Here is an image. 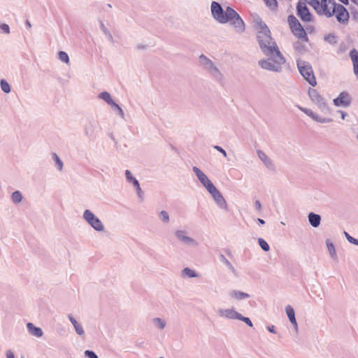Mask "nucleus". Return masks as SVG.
Here are the masks:
<instances>
[{
  "mask_svg": "<svg viewBox=\"0 0 358 358\" xmlns=\"http://www.w3.org/2000/svg\"><path fill=\"white\" fill-rule=\"evenodd\" d=\"M211 14L213 17L220 24L229 22L230 24L238 31H245V23L239 14L231 7L227 6L224 10L217 1H213L210 5Z\"/></svg>",
  "mask_w": 358,
  "mask_h": 358,
  "instance_id": "nucleus-1",
  "label": "nucleus"
},
{
  "mask_svg": "<svg viewBox=\"0 0 358 358\" xmlns=\"http://www.w3.org/2000/svg\"><path fill=\"white\" fill-rule=\"evenodd\" d=\"M254 27L257 31L258 44L264 55H269L271 51L278 48L275 41L271 36L269 28L261 17L257 16L254 19Z\"/></svg>",
  "mask_w": 358,
  "mask_h": 358,
  "instance_id": "nucleus-2",
  "label": "nucleus"
},
{
  "mask_svg": "<svg viewBox=\"0 0 358 358\" xmlns=\"http://www.w3.org/2000/svg\"><path fill=\"white\" fill-rule=\"evenodd\" d=\"M265 55L268 57L266 59H262L258 62L260 68L271 72L280 73L286 59L279 48H275V50L271 51V54Z\"/></svg>",
  "mask_w": 358,
  "mask_h": 358,
  "instance_id": "nucleus-3",
  "label": "nucleus"
},
{
  "mask_svg": "<svg viewBox=\"0 0 358 358\" xmlns=\"http://www.w3.org/2000/svg\"><path fill=\"white\" fill-rule=\"evenodd\" d=\"M199 60L202 68L206 71L213 79L218 82L223 81L224 75L210 59L204 55H200Z\"/></svg>",
  "mask_w": 358,
  "mask_h": 358,
  "instance_id": "nucleus-4",
  "label": "nucleus"
},
{
  "mask_svg": "<svg viewBox=\"0 0 358 358\" xmlns=\"http://www.w3.org/2000/svg\"><path fill=\"white\" fill-rule=\"evenodd\" d=\"M297 67L301 76L313 87L317 85V81L313 73L311 65L305 61L298 60Z\"/></svg>",
  "mask_w": 358,
  "mask_h": 358,
  "instance_id": "nucleus-5",
  "label": "nucleus"
},
{
  "mask_svg": "<svg viewBox=\"0 0 358 358\" xmlns=\"http://www.w3.org/2000/svg\"><path fill=\"white\" fill-rule=\"evenodd\" d=\"M308 94L312 103L316 105L320 111L323 113L329 112V108L326 100L317 90L309 88Z\"/></svg>",
  "mask_w": 358,
  "mask_h": 358,
  "instance_id": "nucleus-6",
  "label": "nucleus"
},
{
  "mask_svg": "<svg viewBox=\"0 0 358 358\" xmlns=\"http://www.w3.org/2000/svg\"><path fill=\"white\" fill-rule=\"evenodd\" d=\"M329 3L333 6L334 15L338 22L341 24H346L350 17L348 10L343 5L336 3L334 0H329Z\"/></svg>",
  "mask_w": 358,
  "mask_h": 358,
  "instance_id": "nucleus-7",
  "label": "nucleus"
},
{
  "mask_svg": "<svg viewBox=\"0 0 358 358\" xmlns=\"http://www.w3.org/2000/svg\"><path fill=\"white\" fill-rule=\"evenodd\" d=\"M83 217L88 224H90L95 231H103L104 230V226L101 220L90 210H85L83 213Z\"/></svg>",
  "mask_w": 358,
  "mask_h": 358,
  "instance_id": "nucleus-8",
  "label": "nucleus"
},
{
  "mask_svg": "<svg viewBox=\"0 0 358 358\" xmlns=\"http://www.w3.org/2000/svg\"><path fill=\"white\" fill-rule=\"evenodd\" d=\"M187 234L186 230L178 229L175 231V236L178 241L187 246H198L199 243L193 238L188 236Z\"/></svg>",
  "mask_w": 358,
  "mask_h": 358,
  "instance_id": "nucleus-9",
  "label": "nucleus"
},
{
  "mask_svg": "<svg viewBox=\"0 0 358 358\" xmlns=\"http://www.w3.org/2000/svg\"><path fill=\"white\" fill-rule=\"evenodd\" d=\"M208 192L220 208L228 210V205L225 199L215 186H213Z\"/></svg>",
  "mask_w": 358,
  "mask_h": 358,
  "instance_id": "nucleus-10",
  "label": "nucleus"
},
{
  "mask_svg": "<svg viewBox=\"0 0 358 358\" xmlns=\"http://www.w3.org/2000/svg\"><path fill=\"white\" fill-rule=\"evenodd\" d=\"M297 15L303 22L312 21V15L305 2L299 1L296 6Z\"/></svg>",
  "mask_w": 358,
  "mask_h": 358,
  "instance_id": "nucleus-11",
  "label": "nucleus"
},
{
  "mask_svg": "<svg viewBox=\"0 0 358 358\" xmlns=\"http://www.w3.org/2000/svg\"><path fill=\"white\" fill-rule=\"evenodd\" d=\"M192 171L202 185L207 189V191L215 186L210 180L208 178V176L197 166H193Z\"/></svg>",
  "mask_w": 358,
  "mask_h": 358,
  "instance_id": "nucleus-12",
  "label": "nucleus"
},
{
  "mask_svg": "<svg viewBox=\"0 0 358 358\" xmlns=\"http://www.w3.org/2000/svg\"><path fill=\"white\" fill-rule=\"evenodd\" d=\"M352 102V99L349 93L346 91L341 92L338 97L333 100L334 106L336 107H348Z\"/></svg>",
  "mask_w": 358,
  "mask_h": 358,
  "instance_id": "nucleus-13",
  "label": "nucleus"
},
{
  "mask_svg": "<svg viewBox=\"0 0 358 358\" xmlns=\"http://www.w3.org/2000/svg\"><path fill=\"white\" fill-rule=\"evenodd\" d=\"M297 108L302 112H303L306 115L311 117L313 120L320 122V123H329L333 121V120L330 117H321L317 113H314L311 109L304 108L300 106H297Z\"/></svg>",
  "mask_w": 358,
  "mask_h": 358,
  "instance_id": "nucleus-14",
  "label": "nucleus"
},
{
  "mask_svg": "<svg viewBox=\"0 0 358 358\" xmlns=\"http://www.w3.org/2000/svg\"><path fill=\"white\" fill-rule=\"evenodd\" d=\"M217 313L220 317L229 320H238L241 315L233 308L219 309Z\"/></svg>",
  "mask_w": 358,
  "mask_h": 358,
  "instance_id": "nucleus-15",
  "label": "nucleus"
},
{
  "mask_svg": "<svg viewBox=\"0 0 358 358\" xmlns=\"http://www.w3.org/2000/svg\"><path fill=\"white\" fill-rule=\"evenodd\" d=\"M125 177L127 182L132 183L133 185L136 187L139 198L143 199V191L140 187V184L138 180L132 176V173L129 170L125 171Z\"/></svg>",
  "mask_w": 358,
  "mask_h": 358,
  "instance_id": "nucleus-16",
  "label": "nucleus"
},
{
  "mask_svg": "<svg viewBox=\"0 0 358 358\" xmlns=\"http://www.w3.org/2000/svg\"><path fill=\"white\" fill-rule=\"evenodd\" d=\"M257 154L260 160L264 163L266 168L271 171H274L275 167L273 161L262 150H257Z\"/></svg>",
  "mask_w": 358,
  "mask_h": 358,
  "instance_id": "nucleus-17",
  "label": "nucleus"
},
{
  "mask_svg": "<svg viewBox=\"0 0 358 358\" xmlns=\"http://www.w3.org/2000/svg\"><path fill=\"white\" fill-rule=\"evenodd\" d=\"M329 0H321L320 2V8L317 10L320 15H324L327 17H330L334 15L333 10H330L328 8Z\"/></svg>",
  "mask_w": 358,
  "mask_h": 358,
  "instance_id": "nucleus-18",
  "label": "nucleus"
},
{
  "mask_svg": "<svg viewBox=\"0 0 358 358\" xmlns=\"http://www.w3.org/2000/svg\"><path fill=\"white\" fill-rule=\"evenodd\" d=\"M349 55L353 64L354 73L358 77V51L353 48L350 51Z\"/></svg>",
  "mask_w": 358,
  "mask_h": 358,
  "instance_id": "nucleus-19",
  "label": "nucleus"
},
{
  "mask_svg": "<svg viewBox=\"0 0 358 358\" xmlns=\"http://www.w3.org/2000/svg\"><path fill=\"white\" fill-rule=\"evenodd\" d=\"M285 310H286L287 315L290 322L294 325L296 331H298V324H297L296 320L295 317V313H294V308L291 306L288 305L286 306Z\"/></svg>",
  "mask_w": 358,
  "mask_h": 358,
  "instance_id": "nucleus-20",
  "label": "nucleus"
},
{
  "mask_svg": "<svg viewBox=\"0 0 358 358\" xmlns=\"http://www.w3.org/2000/svg\"><path fill=\"white\" fill-rule=\"evenodd\" d=\"M310 224L316 228L320 226L321 222V216L314 213H310L308 215Z\"/></svg>",
  "mask_w": 358,
  "mask_h": 358,
  "instance_id": "nucleus-21",
  "label": "nucleus"
},
{
  "mask_svg": "<svg viewBox=\"0 0 358 358\" xmlns=\"http://www.w3.org/2000/svg\"><path fill=\"white\" fill-rule=\"evenodd\" d=\"M292 32L298 38L301 39L302 41L306 42L308 41L306 32L304 28L302 27V25L298 28L294 29V30L292 31Z\"/></svg>",
  "mask_w": 358,
  "mask_h": 358,
  "instance_id": "nucleus-22",
  "label": "nucleus"
},
{
  "mask_svg": "<svg viewBox=\"0 0 358 358\" xmlns=\"http://www.w3.org/2000/svg\"><path fill=\"white\" fill-rule=\"evenodd\" d=\"M326 245H327V250H328L330 257L335 262H338V255H337L334 245L332 243V241L330 239H327Z\"/></svg>",
  "mask_w": 358,
  "mask_h": 358,
  "instance_id": "nucleus-23",
  "label": "nucleus"
},
{
  "mask_svg": "<svg viewBox=\"0 0 358 358\" xmlns=\"http://www.w3.org/2000/svg\"><path fill=\"white\" fill-rule=\"evenodd\" d=\"M68 317L71 324L73 325L76 332L80 336L84 335L85 331L82 325L79 324L71 314L68 315Z\"/></svg>",
  "mask_w": 358,
  "mask_h": 358,
  "instance_id": "nucleus-24",
  "label": "nucleus"
},
{
  "mask_svg": "<svg viewBox=\"0 0 358 358\" xmlns=\"http://www.w3.org/2000/svg\"><path fill=\"white\" fill-rule=\"evenodd\" d=\"M29 332L38 338L43 336L41 328L35 327L32 323L29 322L27 325Z\"/></svg>",
  "mask_w": 358,
  "mask_h": 358,
  "instance_id": "nucleus-25",
  "label": "nucleus"
},
{
  "mask_svg": "<svg viewBox=\"0 0 358 358\" xmlns=\"http://www.w3.org/2000/svg\"><path fill=\"white\" fill-rule=\"evenodd\" d=\"M231 297L241 301L248 299L250 295L248 293L239 291V290H233L230 292Z\"/></svg>",
  "mask_w": 358,
  "mask_h": 358,
  "instance_id": "nucleus-26",
  "label": "nucleus"
},
{
  "mask_svg": "<svg viewBox=\"0 0 358 358\" xmlns=\"http://www.w3.org/2000/svg\"><path fill=\"white\" fill-rule=\"evenodd\" d=\"M219 259L221 262H222L231 271V273L236 275V270L235 269L234 266L231 264V263L225 257V256L223 254L219 255Z\"/></svg>",
  "mask_w": 358,
  "mask_h": 358,
  "instance_id": "nucleus-27",
  "label": "nucleus"
},
{
  "mask_svg": "<svg viewBox=\"0 0 358 358\" xmlns=\"http://www.w3.org/2000/svg\"><path fill=\"white\" fill-rule=\"evenodd\" d=\"M99 98L105 101L110 106H115V102L111 98V96L108 92H103L99 94Z\"/></svg>",
  "mask_w": 358,
  "mask_h": 358,
  "instance_id": "nucleus-28",
  "label": "nucleus"
},
{
  "mask_svg": "<svg viewBox=\"0 0 358 358\" xmlns=\"http://www.w3.org/2000/svg\"><path fill=\"white\" fill-rule=\"evenodd\" d=\"M287 21L289 24L291 31L301 26L299 21L293 15H290L288 16Z\"/></svg>",
  "mask_w": 358,
  "mask_h": 358,
  "instance_id": "nucleus-29",
  "label": "nucleus"
},
{
  "mask_svg": "<svg viewBox=\"0 0 358 358\" xmlns=\"http://www.w3.org/2000/svg\"><path fill=\"white\" fill-rule=\"evenodd\" d=\"M182 277L187 276L189 278H198L199 276V274L196 273L194 270L186 267L182 271Z\"/></svg>",
  "mask_w": 358,
  "mask_h": 358,
  "instance_id": "nucleus-30",
  "label": "nucleus"
},
{
  "mask_svg": "<svg viewBox=\"0 0 358 358\" xmlns=\"http://www.w3.org/2000/svg\"><path fill=\"white\" fill-rule=\"evenodd\" d=\"M324 40L332 45H336L338 42L337 36L334 34H329L324 36Z\"/></svg>",
  "mask_w": 358,
  "mask_h": 358,
  "instance_id": "nucleus-31",
  "label": "nucleus"
},
{
  "mask_svg": "<svg viewBox=\"0 0 358 358\" xmlns=\"http://www.w3.org/2000/svg\"><path fill=\"white\" fill-rule=\"evenodd\" d=\"M11 200L15 204L20 203L22 200V195L21 192L18 190H16L14 192H13L11 195Z\"/></svg>",
  "mask_w": 358,
  "mask_h": 358,
  "instance_id": "nucleus-32",
  "label": "nucleus"
},
{
  "mask_svg": "<svg viewBox=\"0 0 358 358\" xmlns=\"http://www.w3.org/2000/svg\"><path fill=\"white\" fill-rule=\"evenodd\" d=\"M52 158L55 161L57 169L59 171H62L63 169L64 164H63V162L59 158V157L57 155V154H56L55 152L52 153Z\"/></svg>",
  "mask_w": 358,
  "mask_h": 358,
  "instance_id": "nucleus-33",
  "label": "nucleus"
},
{
  "mask_svg": "<svg viewBox=\"0 0 358 358\" xmlns=\"http://www.w3.org/2000/svg\"><path fill=\"white\" fill-rule=\"evenodd\" d=\"M153 323L157 327H158L160 329H164L166 325V321L160 317L154 318Z\"/></svg>",
  "mask_w": 358,
  "mask_h": 358,
  "instance_id": "nucleus-34",
  "label": "nucleus"
},
{
  "mask_svg": "<svg viewBox=\"0 0 358 358\" xmlns=\"http://www.w3.org/2000/svg\"><path fill=\"white\" fill-rule=\"evenodd\" d=\"M0 85L1 89L3 92L8 94L10 92V86L6 80L1 79L0 81Z\"/></svg>",
  "mask_w": 358,
  "mask_h": 358,
  "instance_id": "nucleus-35",
  "label": "nucleus"
},
{
  "mask_svg": "<svg viewBox=\"0 0 358 358\" xmlns=\"http://www.w3.org/2000/svg\"><path fill=\"white\" fill-rule=\"evenodd\" d=\"M258 243L260 248L265 252H268L270 250L269 245L268 243L262 238H258Z\"/></svg>",
  "mask_w": 358,
  "mask_h": 358,
  "instance_id": "nucleus-36",
  "label": "nucleus"
},
{
  "mask_svg": "<svg viewBox=\"0 0 358 358\" xmlns=\"http://www.w3.org/2000/svg\"><path fill=\"white\" fill-rule=\"evenodd\" d=\"M159 217L164 223H169L170 221L169 215L166 210H161L159 212Z\"/></svg>",
  "mask_w": 358,
  "mask_h": 358,
  "instance_id": "nucleus-37",
  "label": "nucleus"
},
{
  "mask_svg": "<svg viewBox=\"0 0 358 358\" xmlns=\"http://www.w3.org/2000/svg\"><path fill=\"white\" fill-rule=\"evenodd\" d=\"M266 6L272 10H275L278 8V2L276 0H264Z\"/></svg>",
  "mask_w": 358,
  "mask_h": 358,
  "instance_id": "nucleus-38",
  "label": "nucleus"
},
{
  "mask_svg": "<svg viewBox=\"0 0 358 358\" xmlns=\"http://www.w3.org/2000/svg\"><path fill=\"white\" fill-rule=\"evenodd\" d=\"M59 59L66 64L69 62V57L68 54L64 51L59 52Z\"/></svg>",
  "mask_w": 358,
  "mask_h": 358,
  "instance_id": "nucleus-39",
  "label": "nucleus"
},
{
  "mask_svg": "<svg viewBox=\"0 0 358 358\" xmlns=\"http://www.w3.org/2000/svg\"><path fill=\"white\" fill-rule=\"evenodd\" d=\"M0 30L2 33L6 34H9L10 32V27L6 23L0 22Z\"/></svg>",
  "mask_w": 358,
  "mask_h": 358,
  "instance_id": "nucleus-40",
  "label": "nucleus"
},
{
  "mask_svg": "<svg viewBox=\"0 0 358 358\" xmlns=\"http://www.w3.org/2000/svg\"><path fill=\"white\" fill-rule=\"evenodd\" d=\"M305 1L314 8L315 10H317L320 8V1L319 0H305Z\"/></svg>",
  "mask_w": 358,
  "mask_h": 358,
  "instance_id": "nucleus-41",
  "label": "nucleus"
},
{
  "mask_svg": "<svg viewBox=\"0 0 358 358\" xmlns=\"http://www.w3.org/2000/svg\"><path fill=\"white\" fill-rule=\"evenodd\" d=\"M238 320L244 322L247 325L252 327L253 326L252 321L249 317H244L241 314L239 316Z\"/></svg>",
  "mask_w": 358,
  "mask_h": 358,
  "instance_id": "nucleus-42",
  "label": "nucleus"
},
{
  "mask_svg": "<svg viewBox=\"0 0 358 358\" xmlns=\"http://www.w3.org/2000/svg\"><path fill=\"white\" fill-rule=\"evenodd\" d=\"M345 237L347 240L354 245H358V239L353 238L350 235H349L347 232H345Z\"/></svg>",
  "mask_w": 358,
  "mask_h": 358,
  "instance_id": "nucleus-43",
  "label": "nucleus"
},
{
  "mask_svg": "<svg viewBox=\"0 0 358 358\" xmlns=\"http://www.w3.org/2000/svg\"><path fill=\"white\" fill-rule=\"evenodd\" d=\"M111 107L113 109L117 110L119 115L122 118L124 117V113L123 110L122 109V108L117 103H115V106H111Z\"/></svg>",
  "mask_w": 358,
  "mask_h": 358,
  "instance_id": "nucleus-44",
  "label": "nucleus"
},
{
  "mask_svg": "<svg viewBox=\"0 0 358 358\" xmlns=\"http://www.w3.org/2000/svg\"><path fill=\"white\" fill-rule=\"evenodd\" d=\"M85 355L88 358H98V356L94 352L89 350L85 351Z\"/></svg>",
  "mask_w": 358,
  "mask_h": 358,
  "instance_id": "nucleus-45",
  "label": "nucleus"
},
{
  "mask_svg": "<svg viewBox=\"0 0 358 358\" xmlns=\"http://www.w3.org/2000/svg\"><path fill=\"white\" fill-rule=\"evenodd\" d=\"M214 149H215L216 150L219 151L220 153L222 154V155L224 157H227V152L226 151L221 147V146H219V145H215L214 146Z\"/></svg>",
  "mask_w": 358,
  "mask_h": 358,
  "instance_id": "nucleus-46",
  "label": "nucleus"
},
{
  "mask_svg": "<svg viewBox=\"0 0 358 358\" xmlns=\"http://www.w3.org/2000/svg\"><path fill=\"white\" fill-rule=\"evenodd\" d=\"M6 358H15L13 352L11 350H8L6 352Z\"/></svg>",
  "mask_w": 358,
  "mask_h": 358,
  "instance_id": "nucleus-47",
  "label": "nucleus"
},
{
  "mask_svg": "<svg viewBox=\"0 0 358 358\" xmlns=\"http://www.w3.org/2000/svg\"><path fill=\"white\" fill-rule=\"evenodd\" d=\"M294 49H295V50H301L303 47V45H301V43H299V42H296V43H294Z\"/></svg>",
  "mask_w": 358,
  "mask_h": 358,
  "instance_id": "nucleus-48",
  "label": "nucleus"
},
{
  "mask_svg": "<svg viewBox=\"0 0 358 358\" xmlns=\"http://www.w3.org/2000/svg\"><path fill=\"white\" fill-rule=\"evenodd\" d=\"M101 28H102V30L104 31L105 34H108L110 37V39L113 38L112 37V35L110 34V33L107 30V29L105 27L104 24H101Z\"/></svg>",
  "mask_w": 358,
  "mask_h": 358,
  "instance_id": "nucleus-49",
  "label": "nucleus"
},
{
  "mask_svg": "<svg viewBox=\"0 0 358 358\" xmlns=\"http://www.w3.org/2000/svg\"><path fill=\"white\" fill-rule=\"evenodd\" d=\"M255 208L257 210L260 211L261 209H262V204H261V202L259 201V200H257L255 202Z\"/></svg>",
  "mask_w": 358,
  "mask_h": 358,
  "instance_id": "nucleus-50",
  "label": "nucleus"
},
{
  "mask_svg": "<svg viewBox=\"0 0 358 358\" xmlns=\"http://www.w3.org/2000/svg\"><path fill=\"white\" fill-rule=\"evenodd\" d=\"M267 329L272 334H276L275 327L273 325L268 326Z\"/></svg>",
  "mask_w": 358,
  "mask_h": 358,
  "instance_id": "nucleus-51",
  "label": "nucleus"
},
{
  "mask_svg": "<svg viewBox=\"0 0 358 358\" xmlns=\"http://www.w3.org/2000/svg\"><path fill=\"white\" fill-rule=\"evenodd\" d=\"M25 25H26V27H27V28L28 29H31V22H29V20H27L25 21Z\"/></svg>",
  "mask_w": 358,
  "mask_h": 358,
  "instance_id": "nucleus-52",
  "label": "nucleus"
},
{
  "mask_svg": "<svg viewBox=\"0 0 358 358\" xmlns=\"http://www.w3.org/2000/svg\"><path fill=\"white\" fill-rule=\"evenodd\" d=\"M257 222L259 224H265V221L261 218H258L257 220Z\"/></svg>",
  "mask_w": 358,
  "mask_h": 358,
  "instance_id": "nucleus-53",
  "label": "nucleus"
},
{
  "mask_svg": "<svg viewBox=\"0 0 358 358\" xmlns=\"http://www.w3.org/2000/svg\"><path fill=\"white\" fill-rule=\"evenodd\" d=\"M341 114V118L343 120H344L347 115V113L345 112H343V111H340Z\"/></svg>",
  "mask_w": 358,
  "mask_h": 358,
  "instance_id": "nucleus-54",
  "label": "nucleus"
},
{
  "mask_svg": "<svg viewBox=\"0 0 358 358\" xmlns=\"http://www.w3.org/2000/svg\"><path fill=\"white\" fill-rule=\"evenodd\" d=\"M225 252L229 257H232L231 251L229 249H227Z\"/></svg>",
  "mask_w": 358,
  "mask_h": 358,
  "instance_id": "nucleus-55",
  "label": "nucleus"
},
{
  "mask_svg": "<svg viewBox=\"0 0 358 358\" xmlns=\"http://www.w3.org/2000/svg\"><path fill=\"white\" fill-rule=\"evenodd\" d=\"M339 1L342 2L344 4H348V0H338Z\"/></svg>",
  "mask_w": 358,
  "mask_h": 358,
  "instance_id": "nucleus-56",
  "label": "nucleus"
},
{
  "mask_svg": "<svg viewBox=\"0 0 358 358\" xmlns=\"http://www.w3.org/2000/svg\"><path fill=\"white\" fill-rule=\"evenodd\" d=\"M107 7L109 8H112V6L110 3H108L107 4Z\"/></svg>",
  "mask_w": 358,
  "mask_h": 358,
  "instance_id": "nucleus-57",
  "label": "nucleus"
},
{
  "mask_svg": "<svg viewBox=\"0 0 358 358\" xmlns=\"http://www.w3.org/2000/svg\"><path fill=\"white\" fill-rule=\"evenodd\" d=\"M356 17L358 19V13H357Z\"/></svg>",
  "mask_w": 358,
  "mask_h": 358,
  "instance_id": "nucleus-58",
  "label": "nucleus"
},
{
  "mask_svg": "<svg viewBox=\"0 0 358 358\" xmlns=\"http://www.w3.org/2000/svg\"><path fill=\"white\" fill-rule=\"evenodd\" d=\"M357 138L358 139V134L357 135Z\"/></svg>",
  "mask_w": 358,
  "mask_h": 358,
  "instance_id": "nucleus-59",
  "label": "nucleus"
},
{
  "mask_svg": "<svg viewBox=\"0 0 358 358\" xmlns=\"http://www.w3.org/2000/svg\"><path fill=\"white\" fill-rule=\"evenodd\" d=\"M21 358H24V357H21Z\"/></svg>",
  "mask_w": 358,
  "mask_h": 358,
  "instance_id": "nucleus-60",
  "label": "nucleus"
},
{
  "mask_svg": "<svg viewBox=\"0 0 358 358\" xmlns=\"http://www.w3.org/2000/svg\"><path fill=\"white\" fill-rule=\"evenodd\" d=\"M160 358H164V357H160Z\"/></svg>",
  "mask_w": 358,
  "mask_h": 358,
  "instance_id": "nucleus-61",
  "label": "nucleus"
}]
</instances>
